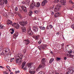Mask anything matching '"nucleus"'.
Masks as SVG:
<instances>
[{
  "mask_svg": "<svg viewBox=\"0 0 74 74\" xmlns=\"http://www.w3.org/2000/svg\"><path fill=\"white\" fill-rule=\"evenodd\" d=\"M5 49L4 48L3 46L0 47V51H4V50H5Z\"/></svg>",
  "mask_w": 74,
  "mask_h": 74,
  "instance_id": "nucleus-28",
  "label": "nucleus"
},
{
  "mask_svg": "<svg viewBox=\"0 0 74 74\" xmlns=\"http://www.w3.org/2000/svg\"><path fill=\"white\" fill-rule=\"evenodd\" d=\"M11 54L10 53V54H7L5 55V60L6 61L10 60V58L8 57V55H10L11 56Z\"/></svg>",
  "mask_w": 74,
  "mask_h": 74,
  "instance_id": "nucleus-12",
  "label": "nucleus"
},
{
  "mask_svg": "<svg viewBox=\"0 0 74 74\" xmlns=\"http://www.w3.org/2000/svg\"><path fill=\"white\" fill-rule=\"evenodd\" d=\"M59 32H57L56 33V34L57 36H58V35H59Z\"/></svg>",
  "mask_w": 74,
  "mask_h": 74,
  "instance_id": "nucleus-52",
  "label": "nucleus"
},
{
  "mask_svg": "<svg viewBox=\"0 0 74 74\" xmlns=\"http://www.w3.org/2000/svg\"><path fill=\"white\" fill-rule=\"evenodd\" d=\"M64 60H66L67 59V57H64Z\"/></svg>",
  "mask_w": 74,
  "mask_h": 74,
  "instance_id": "nucleus-50",
  "label": "nucleus"
},
{
  "mask_svg": "<svg viewBox=\"0 0 74 74\" xmlns=\"http://www.w3.org/2000/svg\"><path fill=\"white\" fill-rule=\"evenodd\" d=\"M14 58H12L11 59L10 62H12V61L14 60Z\"/></svg>",
  "mask_w": 74,
  "mask_h": 74,
  "instance_id": "nucleus-40",
  "label": "nucleus"
},
{
  "mask_svg": "<svg viewBox=\"0 0 74 74\" xmlns=\"http://www.w3.org/2000/svg\"><path fill=\"white\" fill-rule=\"evenodd\" d=\"M22 9L24 12H27V10H26V7L24 6H22Z\"/></svg>",
  "mask_w": 74,
  "mask_h": 74,
  "instance_id": "nucleus-17",
  "label": "nucleus"
},
{
  "mask_svg": "<svg viewBox=\"0 0 74 74\" xmlns=\"http://www.w3.org/2000/svg\"><path fill=\"white\" fill-rule=\"evenodd\" d=\"M54 61V59H53V58H52L50 60L49 63H52V62Z\"/></svg>",
  "mask_w": 74,
  "mask_h": 74,
  "instance_id": "nucleus-30",
  "label": "nucleus"
},
{
  "mask_svg": "<svg viewBox=\"0 0 74 74\" xmlns=\"http://www.w3.org/2000/svg\"><path fill=\"white\" fill-rule=\"evenodd\" d=\"M33 29L34 32H37L38 31V28H37V26H35L33 27Z\"/></svg>",
  "mask_w": 74,
  "mask_h": 74,
  "instance_id": "nucleus-18",
  "label": "nucleus"
},
{
  "mask_svg": "<svg viewBox=\"0 0 74 74\" xmlns=\"http://www.w3.org/2000/svg\"><path fill=\"white\" fill-rule=\"evenodd\" d=\"M47 3V1L46 0H44L42 1V6H44L46 3Z\"/></svg>",
  "mask_w": 74,
  "mask_h": 74,
  "instance_id": "nucleus-16",
  "label": "nucleus"
},
{
  "mask_svg": "<svg viewBox=\"0 0 74 74\" xmlns=\"http://www.w3.org/2000/svg\"><path fill=\"white\" fill-rule=\"evenodd\" d=\"M32 65V63H30L29 64V66H30L29 68V72L31 74H34L35 73V71H33V70L35 69V66Z\"/></svg>",
  "mask_w": 74,
  "mask_h": 74,
  "instance_id": "nucleus-2",
  "label": "nucleus"
},
{
  "mask_svg": "<svg viewBox=\"0 0 74 74\" xmlns=\"http://www.w3.org/2000/svg\"><path fill=\"white\" fill-rule=\"evenodd\" d=\"M69 3H73V2H72V1H71V0H69Z\"/></svg>",
  "mask_w": 74,
  "mask_h": 74,
  "instance_id": "nucleus-47",
  "label": "nucleus"
},
{
  "mask_svg": "<svg viewBox=\"0 0 74 74\" xmlns=\"http://www.w3.org/2000/svg\"><path fill=\"white\" fill-rule=\"evenodd\" d=\"M52 28H53V26L51 25H47L46 27V29H52Z\"/></svg>",
  "mask_w": 74,
  "mask_h": 74,
  "instance_id": "nucleus-14",
  "label": "nucleus"
},
{
  "mask_svg": "<svg viewBox=\"0 0 74 74\" xmlns=\"http://www.w3.org/2000/svg\"><path fill=\"white\" fill-rule=\"evenodd\" d=\"M5 50H3V51L5 53V54H6V55H8V54H10V50L8 48H5Z\"/></svg>",
  "mask_w": 74,
  "mask_h": 74,
  "instance_id": "nucleus-7",
  "label": "nucleus"
},
{
  "mask_svg": "<svg viewBox=\"0 0 74 74\" xmlns=\"http://www.w3.org/2000/svg\"><path fill=\"white\" fill-rule=\"evenodd\" d=\"M45 58H42V60H41V62H42V64H44V65H45Z\"/></svg>",
  "mask_w": 74,
  "mask_h": 74,
  "instance_id": "nucleus-22",
  "label": "nucleus"
},
{
  "mask_svg": "<svg viewBox=\"0 0 74 74\" xmlns=\"http://www.w3.org/2000/svg\"><path fill=\"white\" fill-rule=\"evenodd\" d=\"M3 74H8V73H7L5 71L3 72Z\"/></svg>",
  "mask_w": 74,
  "mask_h": 74,
  "instance_id": "nucleus-49",
  "label": "nucleus"
},
{
  "mask_svg": "<svg viewBox=\"0 0 74 74\" xmlns=\"http://www.w3.org/2000/svg\"><path fill=\"white\" fill-rule=\"evenodd\" d=\"M36 4L37 5H36V3L34 2V1H32L30 6L31 9L32 10L35 7H40V3L39 2L37 3Z\"/></svg>",
  "mask_w": 74,
  "mask_h": 74,
  "instance_id": "nucleus-3",
  "label": "nucleus"
},
{
  "mask_svg": "<svg viewBox=\"0 0 74 74\" xmlns=\"http://www.w3.org/2000/svg\"><path fill=\"white\" fill-rule=\"evenodd\" d=\"M55 74H59L58 73H56Z\"/></svg>",
  "mask_w": 74,
  "mask_h": 74,
  "instance_id": "nucleus-63",
  "label": "nucleus"
},
{
  "mask_svg": "<svg viewBox=\"0 0 74 74\" xmlns=\"http://www.w3.org/2000/svg\"><path fill=\"white\" fill-rule=\"evenodd\" d=\"M16 14L17 15H18L19 16H20V17L22 18V16L21 15V14H20L18 13H16Z\"/></svg>",
  "mask_w": 74,
  "mask_h": 74,
  "instance_id": "nucleus-35",
  "label": "nucleus"
},
{
  "mask_svg": "<svg viewBox=\"0 0 74 74\" xmlns=\"http://www.w3.org/2000/svg\"><path fill=\"white\" fill-rule=\"evenodd\" d=\"M23 56L22 54L21 53L18 54L16 57V63H18V65L20 66L21 64L22 59L23 58Z\"/></svg>",
  "mask_w": 74,
  "mask_h": 74,
  "instance_id": "nucleus-1",
  "label": "nucleus"
},
{
  "mask_svg": "<svg viewBox=\"0 0 74 74\" xmlns=\"http://www.w3.org/2000/svg\"><path fill=\"white\" fill-rule=\"evenodd\" d=\"M10 32V33L11 34H14V30L13 28H10L9 30Z\"/></svg>",
  "mask_w": 74,
  "mask_h": 74,
  "instance_id": "nucleus-21",
  "label": "nucleus"
},
{
  "mask_svg": "<svg viewBox=\"0 0 74 74\" xmlns=\"http://www.w3.org/2000/svg\"><path fill=\"white\" fill-rule=\"evenodd\" d=\"M55 14V13H54V12H52L51 13V14L52 15H53V14Z\"/></svg>",
  "mask_w": 74,
  "mask_h": 74,
  "instance_id": "nucleus-53",
  "label": "nucleus"
},
{
  "mask_svg": "<svg viewBox=\"0 0 74 74\" xmlns=\"http://www.w3.org/2000/svg\"><path fill=\"white\" fill-rule=\"evenodd\" d=\"M8 3L7 0H0V5L2 7H3L4 6V3L7 4Z\"/></svg>",
  "mask_w": 74,
  "mask_h": 74,
  "instance_id": "nucleus-4",
  "label": "nucleus"
},
{
  "mask_svg": "<svg viewBox=\"0 0 74 74\" xmlns=\"http://www.w3.org/2000/svg\"><path fill=\"white\" fill-rule=\"evenodd\" d=\"M67 56H68L70 58H73L74 57V55H72L71 54H68L67 55Z\"/></svg>",
  "mask_w": 74,
  "mask_h": 74,
  "instance_id": "nucleus-25",
  "label": "nucleus"
},
{
  "mask_svg": "<svg viewBox=\"0 0 74 74\" xmlns=\"http://www.w3.org/2000/svg\"><path fill=\"white\" fill-rule=\"evenodd\" d=\"M46 48V45H42L41 46H38V48L39 49L40 51H41V49H45Z\"/></svg>",
  "mask_w": 74,
  "mask_h": 74,
  "instance_id": "nucleus-9",
  "label": "nucleus"
},
{
  "mask_svg": "<svg viewBox=\"0 0 74 74\" xmlns=\"http://www.w3.org/2000/svg\"><path fill=\"white\" fill-rule=\"evenodd\" d=\"M64 43H62L61 44L62 47V48H63V47H64Z\"/></svg>",
  "mask_w": 74,
  "mask_h": 74,
  "instance_id": "nucleus-44",
  "label": "nucleus"
},
{
  "mask_svg": "<svg viewBox=\"0 0 74 74\" xmlns=\"http://www.w3.org/2000/svg\"><path fill=\"white\" fill-rule=\"evenodd\" d=\"M70 10H73V9H71V8H70Z\"/></svg>",
  "mask_w": 74,
  "mask_h": 74,
  "instance_id": "nucleus-61",
  "label": "nucleus"
},
{
  "mask_svg": "<svg viewBox=\"0 0 74 74\" xmlns=\"http://www.w3.org/2000/svg\"><path fill=\"white\" fill-rule=\"evenodd\" d=\"M59 1V0H54V2L55 3H58Z\"/></svg>",
  "mask_w": 74,
  "mask_h": 74,
  "instance_id": "nucleus-37",
  "label": "nucleus"
},
{
  "mask_svg": "<svg viewBox=\"0 0 74 74\" xmlns=\"http://www.w3.org/2000/svg\"><path fill=\"white\" fill-rule=\"evenodd\" d=\"M24 70H26V68H24Z\"/></svg>",
  "mask_w": 74,
  "mask_h": 74,
  "instance_id": "nucleus-54",
  "label": "nucleus"
},
{
  "mask_svg": "<svg viewBox=\"0 0 74 74\" xmlns=\"http://www.w3.org/2000/svg\"><path fill=\"white\" fill-rule=\"evenodd\" d=\"M27 33L28 34H29V36H32L33 34V32H32L30 27H29V28L27 30Z\"/></svg>",
  "mask_w": 74,
  "mask_h": 74,
  "instance_id": "nucleus-8",
  "label": "nucleus"
},
{
  "mask_svg": "<svg viewBox=\"0 0 74 74\" xmlns=\"http://www.w3.org/2000/svg\"><path fill=\"white\" fill-rule=\"evenodd\" d=\"M25 64H26V62L25 61H24L23 62L22 64V68L23 69L24 67H25Z\"/></svg>",
  "mask_w": 74,
  "mask_h": 74,
  "instance_id": "nucleus-26",
  "label": "nucleus"
},
{
  "mask_svg": "<svg viewBox=\"0 0 74 74\" xmlns=\"http://www.w3.org/2000/svg\"><path fill=\"white\" fill-rule=\"evenodd\" d=\"M11 15H13L12 16H14V14H13L12 13L11 14Z\"/></svg>",
  "mask_w": 74,
  "mask_h": 74,
  "instance_id": "nucleus-59",
  "label": "nucleus"
},
{
  "mask_svg": "<svg viewBox=\"0 0 74 74\" xmlns=\"http://www.w3.org/2000/svg\"><path fill=\"white\" fill-rule=\"evenodd\" d=\"M23 42L24 44H25L26 45H28L30 44V40L28 39H25L24 40Z\"/></svg>",
  "mask_w": 74,
  "mask_h": 74,
  "instance_id": "nucleus-11",
  "label": "nucleus"
},
{
  "mask_svg": "<svg viewBox=\"0 0 74 74\" xmlns=\"http://www.w3.org/2000/svg\"><path fill=\"white\" fill-rule=\"evenodd\" d=\"M3 51L0 50V55H1V56H3Z\"/></svg>",
  "mask_w": 74,
  "mask_h": 74,
  "instance_id": "nucleus-29",
  "label": "nucleus"
},
{
  "mask_svg": "<svg viewBox=\"0 0 74 74\" xmlns=\"http://www.w3.org/2000/svg\"><path fill=\"white\" fill-rule=\"evenodd\" d=\"M15 11H18V7H16L15 8Z\"/></svg>",
  "mask_w": 74,
  "mask_h": 74,
  "instance_id": "nucleus-46",
  "label": "nucleus"
},
{
  "mask_svg": "<svg viewBox=\"0 0 74 74\" xmlns=\"http://www.w3.org/2000/svg\"><path fill=\"white\" fill-rule=\"evenodd\" d=\"M73 52V51L71 50H70L69 51H68V53L69 54H71V53Z\"/></svg>",
  "mask_w": 74,
  "mask_h": 74,
  "instance_id": "nucleus-34",
  "label": "nucleus"
},
{
  "mask_svg": "<svg viewBox=\"0 0 74 74\" xmlns=\"http://www.w3.org/2000/svg\"><path fill=\"white\" fill-rule=\"evenodd\" d=\"M38 43L39 44H40L41 43V40H40L38 42Z\"/></svg>",
  "mask_w": 74,
  "mask_h": 74,
  "instance_id": "nucleus-45",
  "label": "nucleus"
},
{
  "mask_svg": "<svg viewBox=\"0 0 74 74\" xmlns=\"http://www.w3.org/2000/svg\"><path fill=\"white\" fill-rule=\"evenodd\" d=\"M60 59H61L60 58H57V60H58V61H59V60H60Z\"/></svg>",
  "mask_w": 74,
  "mask_h": 74,
  "instance_id": "nucleus-41",
  "label": "nucleus"
},
{
  "mask_svg": "<svg viewBox=\"0 0 74 74\" xmlns=\"http://www.w3.org/2000/svg\"><path fill=\"white\" fill-rule=\"evenodd\" d=\"M60 13L59 12H58L56 14H54V16L55 18H58L59 16H60Z\"/></svg>",
  "mask_w": 74,
  "mask_h": 74,
  "instance_id": "nucleus-15",
  "label": "nucleus"
},
{
  "mask_svg": "<svg viewBox=\"0 0 74 74\" xmlns=\"http://www.w3.org/2000/svg\"><path fill=\"white\" fill-rule=\"evenodd\" d=\"M61 7V6H60V5L59 4L57 5L54 10V12H58V11H59L60 10V8Z\"/></svg>",
  "mask_w": 74,
  "mask_h": 74,
  "instance_id": "nucleus-5",
  "label": "nucleus"
},
{
  "mask_svg": "<svg viewBox=\"0 0 74 74\" xmlns=\"http://www.w3.org/2000/svg\"><path fill=\"white\" fill-rule=\"evenodd\" d=\"M10 74H13V73L12 72H11Z\"/></svg>",
  "mask_w": 74,
  "mask_h": 74,
  "instance_id": "nucleus-60",
  "label": "nucleus"
},
{
  "mask_svg": "<svg viewBox=\"0 0 74 74\" xmlns=\"http://www.w3.org/2000/svg\"><path fill=\"white\" fill-rule=\"evenodd\" d=\"M32 11H30L28 13V14L29 16H32Z\"/></svg>",
  "mask_w": 74,
  "mask_h": 74,
  "instance_id": "nucleus-32",
  "label": "nucleus"
},
{
  "mask_svg": "<svg viewBox=\"0 0 74 74\" xmlns=\"http://www.w3.org/2000/svg\"><path fill=\"white\" fill-rule=\"evenodd\" d=\"M34 12L36 14H38V10H36Z\"/></svg>",
  "mask_w": 74,
  "mask_h": 74,
  "instance_id": "nucleus-42",
  "label": "nucleus"
},
{
  "mask_svg": "<svg viewBox=\"0 0 74 74\" xmlns=\"http://www.w3.org/2000/svg\"><path fill=\"white\" fill-rule=\"evenodd\" d=\"M41 67H42V66H41V65H40L39 67H38V68L37 69L36 71H38V70L40 69V68H41Z\"/></svg>",
  "mask_w": 74,
  "mask_h": 74,
  "instance_id": "nucleus-31",
  "label": "nucleus"
},
{
  "mask_svg": "<svg viewBox=\"0 0 74 74\" xmlns=\"http://www.w3.org/2000/svg\"><path fill=\"white\" fill-rule=\"evenodd\" d=\"M33 19L34 20H36V19H37V18L36 17H34V18Z\"/></svg>",
  "mask_w": 74,
  "mask_h": 74,
  "instance_id": "nucleus-51",
  "label": "nucleus"
},
{
  "mask_svg": "<svg viewBox=\"0 0 74 74\" xmlns=\"http://www.w3.org/2000/svg\"><path fill=\"white\" fill-rule=\"evenodd\" d=\"M20 73V71L19 70H18L17 71H15V74H17V73Z\"/></svg>",
  "mask_w": 74,
  "mask_h": 74,
  "instance_id": "nucleus-36",
  "label": "nucleus"
},
{
  "mask_svg": "<svg viewBox=\"0 0 74 74\" xmlns=\"http://www.w3.org/2000/svg\"><path fill=\"white\" fill-rule=\"evenodd\" d=\"M18 32H16L13 35V37L14 38H16L18 36Z\"/></svg>",
  "mask_w": 74,
  "mask_h": 74,
  "instance_id": "nucleus-13",
  "label": "nucleus"
},
{
  "mask_svg": "<svg viewBox=\"0 0 74 74\" xmlns=\"http://www.w3.org/2000/svg\"><path fill=\"white\" fill-rule=\"evenodd\" d=\"M40 37V35H37L36 36H33V38H35V40H38V37Z\"/></svg>",
  "mask_w": 74,
  "mask_h": 74,
  "instance_id": "nucleus-23",
  "label": "nucleus"
},
{
  "mask_svg": "<svg viewBox=\"0 0 74 74\" xmlns=\"http://www.w3.org/2000/svg\"><path fill=\"white\" fill-rule=\"evenodd\" d=\"M50 53H53V52L52 51H51L50 52Z\"/></svg>",
  "mask_w": 74,
  "mask_h": 74,
  "instance_id": "nucleus-58",
  "label": "nucleus"
},
{
  "mask_svg": "<svg viewBox=\"0 0 74 74\" xmlns=\"http://www.w3.org/2000/svg\"><path fill=\"white\" fill-rule=\"evenodd\" d=\"M20 25H21V26H24L26 24H27V21H25V22L24 21L20 22H19Z\"/></svg>",
  "mask_w": 74,
  "mask_h": 74,
  "instance_id": "nucleus-10",
  "label": "nucleus"
},
{
  "mask_svg": "<svg viewBox=\"0 0 74 74\" xmlns=\"http://www.w3.org/2000/svg\"><path fill=\"white\" fill-rule=\"evenodd\" d=\"M6 67H7V69H9L10 68V66H6Z\"/></svg>",
  "mask_w": 74,
  "mask_h": 74,
  "instance_id": "nucleus-48",
  "label": "nucleus"
},
{
  "mask_svg": "<svg viewBox=\"0 0 74 74\" xmlns=\"http://www.w3.org/2000/svg\"><path fill=\"white\" fill-rule=\"evenodd\" d=\"M25 3L24 1H23L22 2V4H24Z\"/></svg>",
  "mask_w": 74,
  "mask_h": 74,
  "instance_id": "nucleus-55",
  "label": "nucleus"
},
{
  "mask_svg": "<svg viewBox=\"0 0 74 74\" xmlns=\"http://www.w3.org/2000/svg\"><path fill=\"white\" fill-rule=\"evenodd\" d=\"M25 3L26 4L29 5L30 1L29 0H26L25 1Z\"/></svg>",
  "mask_w": 74,
  "mask_h": 74,
  "instance_id": "nucleus-24",
  "label": "nucleus"
},
{
  "mask_svg": "<svg viewBox=\"0 0 74 74\" xmlns=\"http://www.w3.org/2000/svg\"><path fill=\"white\" fill-rule=\"evenodd\" d=\"M12 22L11 21L8 20L7 22V23L8 25L10 26L12 25Z\"/></svg>",
  "mask_w": 74,
  "mask_h": 74,
  "instance_id": "nucleus-20",
  "label": "nucleus"
},
{
  "mask_svg": "<svg viewBox=\"0 0 74 74\" xmlns=\"http://www.w3.org/2000/svg\"><path fill=\"white\" fill-rule=\"evenodd\" d=\"M9 70L10 71V72H11V70L10 69H9Z\"/></svg>",
  "mask_w": 74,
  "mask_h": 74,
  "instance_id": "nucleus-62",
  "label": "nucleus"
},
{
  "mask_svg": "<svg viewBox=\"0 0 74 74\" xmlns=\"http://www.w3.org/2000/svg\"><path fill=\"white\" fill-rule=\"evenodd\" d=\"M4 16H7V14H5H5H3Z\"/></svg>",
  "mask_w": 74,
  "mask_h": 74,
  "instance_id": "nucleus-56",
  "label": "nucleus"
},
{
  "mask_svg": "<svg viewBox=\"0 0 74 74\" xmlns=\"http://www.w3.org/2000/svg\"><path fill=\"white\" fill-rule=\"evenodd\" d=\"M3 25H0V29H3Z\"/></svg>",
  "mask_w": 74,
  "mask_h": 74,
  "instance_id": "nucleus-43",
  "label": "nucleus"
},
{
  "mask_svg": "<svg viewBox=\"0 0 74 74\" xmlns=\"http://www.w3.org/2000/svg\"><path fill=\"white\" fill-rule=\"evenodd\" d=\"M39 73H40V74H45V73L44 72H40Z\"/></svg>",
  "mask_w": 74,
  "mask_h": 74,
  "instance_id": "nucleus-38",
  "label": "nucleus"
},
{
  "mask_svg": "<svg viewBox=\"0 0 74 74\" xmlns=\"http://www.w3.org/2000/svg\"><path fill=\"white\" fill-rule=\"evenodd\" d=\"M66 2L65 0H61L60 1V3L62 5H65Z\"/></svg>",
  "mask_w": 74,
  "mask_h": 74,
  "instance_id": "nucleus-19",
  "label": "nucleus"
},
{
  "mask_svg": "<svg viewBox=\"0 0 74 74\" xmlns=\"http://www.w3.org/2000/svg\"><path fill=\"white\" fill-rule=\"evenodd\" d=\"M54 8V6H53L51 7L50 8V10H53V8Z\"/></svg>",
  "mask_w": 74,
  "mask_h": 74,
  "instance_id": "nucleus-39",
  "label": "nucleus"
},
{
  "mask_svg": "<svg viewBox=\"0 0 74 74\" xmlns=\"http://www.w3.org/2000/svg\"><path fill=\"white\" fill-rule=\"evenodd\" d=\"M38 74H40V72H39V73H38Z\"/></svg>",
  "mask_w": 74,
  "mask_h": 74,
  "instance_id": "nucleus-64",
  "label": "nucleus"
},
{
  "mask_svg": "<svg viewBox=\"0 0 74 74\" xmlns=\"http://www.w3.org/2000/svg\"><path fill=\"white\" fill-rule=\"evenodd\" d=\"M12 26L17 29L19 28V24L18 23L17 24L15 23H13L12 24Z\"/></svg>",
  "mask_w": 74,
  "mask_h": 74,
  "instance_id": "nucleus-6",
  "label": "nucleus"
},
{
  "mask_svg": "<svg viewBox=\"0 0 74 74\" xmlns=\"http://www.w3.org/2000/svg\"><path fill=\"white\" fill-rule=\"evenodd\" d=\"M39 28H40V29L41 30H45V27H44L40 26L39 27Z\"/></svg>",
  "mask_w": 74,
  "mask_h": 74,
  "instance_id": "nucleus-27",
  "label": "nucleus"
},
{
  "mask_svg": "<svg viewBox=\"0 0 74 74\" xmlns=\"http://www.w3.org/2000/svg\"><path fill=\"white\" fill-rule=\"evenodd\" d=\"M22 30L23 32H26V28L25 27L22 28Z\"/></svg>",
  "mask_w": 74,
  "mask_h": 74,
  "instance_id": "nucleus-33",
  "label": "nucleus"
},
{
  "mask_svg": "<svg viewBox=\"0 0 74 74\" xmlns=\"http://www.w3.org/2000/svg\"><path fill=\"white\" fill-rule=\"evenodd\" d=\"M0 68H3V66H0Z\"/></svg>",
  "mask_w": 74,
  "mask_h": 74,
  "instance_id": "nucleus-57",
  "label": "nucleus"
}]
</instances>
